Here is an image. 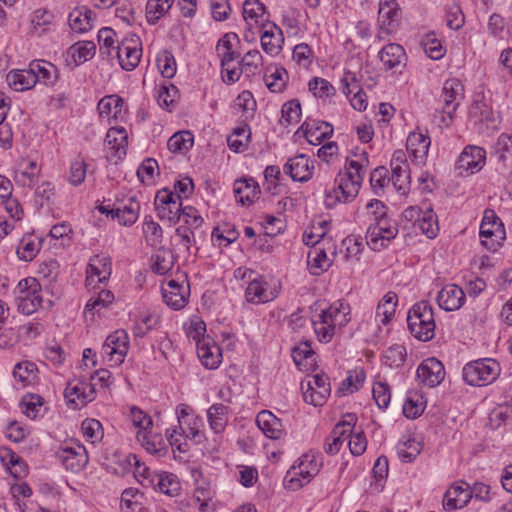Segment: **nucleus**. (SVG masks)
I'll list each match as a JSON object with an SVG mask.
<instances>
[{"label":"nucleus","mask_w":512,"mask_h":512,"mask_svg":"<svg viewBox=\"0 0 512 512\" xmlns=\"http://www.w3.org/2000/svg\"><path fill=\"white\" fill-rule=\"evenodd\" d=\"M368 163V155L365 151L362 152L360 160L346 161L345 171L339 172L335 178V186L326 191L327 207L331 208L341 202H350L358 195Z\"/></svg>","instance_id":"obj_1"},{"label":"nucleus","mask_w":512,"mask_h":512,"mask_svg":"<svg viewBox=\"0 0 512 512\" xmlns=\"http://www.w3.org/2000/svg\"><path fill=\"white\" fill-rule=\"evenodd\" d=\"M410 332L420 341L427 342L434 337L435 320L432 306L428 301H420L413 305L407 316Z\"/></svg>","instance_id":"obj_2"},{"label":"nucleus","mask_w":512,"mask_h":512,"mask_svg":"<svg viewBox=\"0 0 512 512\" xmlns=\"http://www.w3.org/2000/svg\"><path fill=\"white\" fill-rule=\"evenodd\" d=\"M464 87L458 79H448L444 82L440 99L443 103L441 109H436L434 122L439 126L448 127L453 122L454 114L463 98Z\"/></svg>","instance_id":"obj_3"},{"label":"nucleus","mask_w":512,"mask_h":512,"mask_svg":"<svg viewBox=\"0 0 512 512\" xmlns=\"http://www.w3.org/2000/svg\"><path fill=\"white\" fill-rule=\"evenodd\" d=\"M42 289L39 281L34 277L20 280L14 289L18 311L24 315H31L39 308H44Z\"/></svg>","instance_id":"obj_4"},{"label":"nucleus","mask_w":512,"mask_h":512,"mask_svg":"<svg viewBox=\"0 0 512 512\" xmlns=\"http://www.w3.org/2000/svg\"><path fill=\"white\" fill-rule=\"evenodd\" d=\"M500 364L491 358H483L467 363L463 368V379L471 386H485L494 382L500 375Z\"/></svg>","instance_id":"obj_5"},{"label":"nucleus","mask_w":512,"mask_h":512,"mask_svg":"<svg viewBox=\"0 0 512 512\" xmlns=\"http://www.w3.org/2000/svg\"><path fill=\"white\" fill-rule=\"evenodd\" d=\"M376 223L370 225L367 229L366 239L367 244L373 250H379L384 247V241H390L398 234V226L395 221L389 220L385 217V213H380V216L375 217Z\"/></svg>","instance_id":"obj_6"},{"label":"nucleus","mask_w":512,"mask_h":512,"mask_svg":"<svg viewBox=\"0 0 512 512\" xmlns=\"http://www.w3.org/2000/svg\"><path fill=\"white\" fill-rule=\"evenodd\" d=\"M306 386L305 389L304 382L301 383L304 401L314 406H322L331 392L329 377L325 374L314 375Z\"/></svg>","instance_id":"obj_7"},{"label":"nucleus","mask_w":512,"mask_h":512,"mask_svg":"<svg viewBox=\"0 0 512 512\" xmlns=\"http://www.w3.org/2000/svg\"><path fill=\"white\" fill-rule=\"evenodd\" d=\"M318 472L319 464L316 459L310 455H303L298 460V464H294L288 472V474H292V477L286 482V486L292 490L298 489L303 486V483L297 476L308 483Z\"/></svg>","instance_id":"obj_8"},{"label":"nucleus","mask_w":512,"mask_h":512,"mask_svg":"<svg viewBox=\"0 0 512 512\" xmlns=\"http://www.w3.org/2000/svg\"><path fill=\"white\" fill-rule=\"evenodd\" d=\"M128 336L124 330H117L110 334L102 346V354L110 361L121 364L128 352Z\"/></svg>","instance_id":"obj_9"},{"label":"nucleus","mask_w":512,"mask_h":512,"mask_svg":"<svg viewBox=\"0 0 512 512\" xmlns=\"http://www.w3.org/2000/svg\"><path fill=\"white\" fill-rule=\"evenodd\" d=\"M485 161L486 151L479 146L469 145L460 154L456 162V168L460 171V174L464 171L473 174L482 169Z\"/></svg>","instance_id":"obj_10"},{"label":"nucleus","mask_w":512,"mask_h":512,"mask_svg":"<svg viewBox=\"0 0 512 512\" xmlns=\"http://www.w3.org/2000/svg\"><path fill=\"white\" fill-rule=\"evenodd\" d=\"M473 498L470 485L467 482L460 481L453 484L445 493L443 507L445 510L452 511L465 507Z\"/></svg>","instance_id":"obj_11"},{"label":"nucleus","mask_w":512,"mask_h":512,"mask_svg":"<svg viewBox=\"0 0 512 512\" xmlns=\"http://www.w3.org/2000/svg\"><path fill=\"white\" fill-rule=\"evenodd\" d=\"M94 385L80 382L74 386L66 385V405L73 410L86 406L94 399Z\"/></svg>","instance_id":"obj_12"},{"label":"nucleus","mask_w":512,"mask_h":512,"mask_svg":"<svg viewBox=\"0 0 512 512\" xmlns=\"http://www.w3.org/2000/svg\"><path fill=\"white\" fill-rule=\"evenodd\" d=\"M417 377L425 385L435 387L439 385L445 377L444 366L436 358H428L419 365Z\"/></svg>","instance_id":"obj_13"},{"label":"nucleus","mask_w":512,"mask_h":512,"mask_svg":"<svg viewBox=\"0 0 512 512\" xmlns=\"http://www.w3.org/2000/svg\"><path fill=\"white\" fill-rule=\"evenodd\" d=\"M378 15L380 30L389 34L398 26L401 10L396 0H380Z\"/></svg>","instance_id":"obj_14"},{"label":"nucleus","mask_w":512,"mask_h":512,"mask_svg":"<svg viewBox=\"0 0 512 512\" xmlns=\"http://www.w3.org/2000/svg\"><path fill=\"white\" fill-rule=\"evenodd\" d=\"M86 286L90 287L94 283V277H98V282L107 281L112 273V261L108 256L94 255L90 258L87 265Z\"/></svg>","instance_id":"obj_15"},{"label":"nucleus","mask_w":512,"mask_h":512,"mask_svg":"<svg viewBox=\"0 0 512 512\" xmlns=\"http://www.w3.org/2000/svg\"><path fill=\"white\" fill-rule=\"evenodd\" d=\"M262 49L271 56H276L282 49L284 37L282 30L274 23H267L261 26Z\"/></svg>","instance_id":"obj_16"},{"label":"nucleus","mask_w":512,"mask_h":512,"mask_svg":"<svg viewBox=\"0 0 512 512\" xmlns=\"http://www.w3.org/2000/svg\"><path fill=\"white\" fill-rule=\"evenodd\" d=\"M437 302L439 307L445 311H455L460 309L464 304L465 293L457 285H447L439 291Z\"/></svg>","instance_id":"obj_17"},{"label":"nucleus","mask_w":512,"mask_h":512,"mask_svg":"<svg viewBox=\"0 0 512 512\" xmlns=\"http://www.w3.org/2000/svg\"><path fill=\"white\" fill-rule=\"evenodd\" d=\"M310 164V159L306 155L300 154L287 161L284 165V172L290 175L294 181L305 182L312 176L313 166Z\"/></svg>","instance_id":"obj_18"},{"label":"nucleus","mask_w":512,"mask_h":512,"mask_svg":"<svg viewBox=\"0 0 512 512\" xmlns=\"http://www.w3.org/2000/svg\"><path fill=\"white\" fill-rule=\"evenodd\" d=\"M137 41L131 40L133 45H130L126 40L117 46L116 56L120 66L126 71L134 70L140 62L142 49L137 47Z\"/></svg>","instance_id":"obj_19"},{"label":"nucleus","mask_w":512,"mask_h":512,"mask_svg":"<svg viewBox=\"0 0 512 512\" xmlns=\"http://www.w3.org/2000/svg\"><path fill=\"white\" fill-rule=\"evenodd\" d=\"M256 423L264 435L271 439H280L284 434L282 422L272 412L263 410L258 413Z\"/></svg>","instance_id":"obj_20"},{"label":"nucleus","mask_w":512,"mask_h":512,"mask_svg":"<svg viewBox=\"0 0 512 512\" xmlns=\"http://www.w3.org/2000/svg\"><path fill=\"white\" fill-rule=\"evenodd\" d=\"M268 283L262 278L253 279L249 282L246 291L245 298L249 303L260 304L272 301L277 297V293L268 291Z\"/></svg>","instance_id":"obj_21"},{"label":"nucleus","mask_w":512,"mask_h":512,"mask_svg":"<svg viewBox=\"0 0 512 512\" xmlns=\"http://www.w3.org/2000/svg\"><path fill=\"white\" fill-rule=\"evenodd\" d=\"M431 144L430 137L421 132L409 134L406 142L407 150L417 163H424Z\"/></svg>","instance_id":"obj_22"},{"label":"nucleus","mask_w":512,"mask_h":512,"mask_svg":"<svg viewBox=\"0 0 512 512\" xmlns=\"http://www.w3.org/2000/svg\"><path fill=\"white\" fill-rule=\"evenodd\" d=\"M6 79L8 85L15 91L28 90L38 82L37 75L30 66L28 69L10 71Z\"/></svg>","instance_id":"obj_23"},{"label":"nucleus","mask_w":512,"mask_h":512,"mask_svg":"<svg viewBox=\"0 0 512 512\" xmlns=\"http://www.w3.org/2000/svg\"><path fill=\"white\" fill-rule=\"evenodd\" d=\"M0 459L5 466H8L10 474L15 479H21L27 475L28 466L26 462L10 448L0 450Z\"/></svg>","instance_id":"obj_24"},{"label":"nucleus","mask_w":512,"mask_h":512,"mask_svg":"<svg viewBox=\"0 0 512 512\" xmlns=\"http://www.w3.org/2000/svg\"><path fill=\"white\" fill-rule=\"evenodd\" d=\"M197 354L202 364L209 368L215 369L221 363V350L216 344H210L205 339L198 341Z\"/></svg>","instance_id":"obj_25"},{"label":"nucleus","mask_w":512,"mask_h":512,"mask_svg":"<svg viewBox=\"0 0 512 512\" xmlns=\"http://www.w3.org/2000/svg\"><path fill=\"white\" fill-rule=\"evenodd\" d=\"M92 15L91 10L86 9L85 12L75 10L68 16V24L70 28L69 37L73 41V35L76 33H85L92 28Z\"/></svg>","instance_id":"obj_26"},{"label":"nucleus","mask_w":512,"mask_h":512,"mask_svg":"<svg viewBox=\"0 0 512 512\" xmlns=\"http://www.w3.org/2000/svg\"><path fill=\"white\" fill-rule=\"evenodd\" d=\"M162 296L165 303L175 310L183 308L187 303L181 285L175 280H169L167 285L162 287Z\"/></svg>","instance_id":"obj_27"},{"label":"nucleus","mask_w":512,"mask_h":512,"mask_svg":"<svg viewBox=\"0 0 512 512\" xmlns=\"http://www.w3.org/2000/svg\"><path fill=\"white\" fill-rule=\"evenodd\" d=\"M41 239L33 234L23 236L16 249L20 260L31 261L40 251Z\"/></svg>","instance_id":"obj_28"},{"label":"nucleus","mask_w":512,"mask_h":512,"mask_svg":"<svg viewBox=\"0 0 512 512\" xmlns=\"http://www.w3.org/2000/svg\"><path fill=\"white\" fill-rule=\"evenodd\" d=\"M379 58L387 69L399 66L406 58L403 47L396 43H390L379 52Z\"/></svg>","instance_id":"obj_29"},{"label":"nucleus","mask_w":512,"mask_h":512,"mask_svg":"<svg viewBox=\"0 0 512 512\" xmlns=\"http://www.w3.org/2000/svg\"><path fill=\"white\" fill-rule=\"evenodd\" d=\"M228 412L229 407L222 403L213 404L208 409L207 418L209 425L215 433H221L225 430L228 423Z\"/></svg>","instance_id":"obj_30"},{"label":"nucleus","mask_w":512,"mask_h":512,"mask_svg":"<svg viewBox=\"0 0 512 512\" xmlns=\"http://www.w3.org/2000/svg\"><path fill=\"white\" fill-rule=\"evenodd\" d=\"M96 52V45L93 41H77L68 50L75 66L92 59Z\"/></svg>","instance_id":"obj_31"},{"label":"nucleus","mask_w":512,"mask_h":512,"mask_svg":"<svg viewBox=\"0 0 512 512\" xmlns=\"http://www.w3.org/2000/svg\"><path fill=\"white\" fill-rule=\"evenodd\" d=\"M30 67L37 75L38 81H43L46 85L54 84L60 75L57 67L47 61H33L30 63Z\"/></svg>","instance_id":"obj_32"},{"label":"nucleus","mask_w":512,"mask_h":512,"mask_svg":"<svg viewBox=\"0 0 512 512\" xmlns=\"http://www.w3.org/2000/svg\"><path fill=\"white\" fill-rule=\"evenodd\" d=\"M123 99L117 95H108L103 97L98 103V111L101 117L117 119L121 114Z\"/></svg>","instance_id":"obj_33"},{"label":"nucleus","mask_w":512,"mask_h":512,"mask_svg":"<svg viewBox=\"0 0 512 512\" xmlns=\"http://www.w3.org/2000/svg\"><path fill=\"white\" fill-rule=\"evenodd\" d=\"M416 226L429 239H433L437 236L439 232L438 219L430 205L423 210Z\"/></svg>","instance_id":"obj_34"},{"label":"nucleus","mask_w":512,"mask_h":512,"mask_svg":"<svg viewBox=\"0 0 512 512\" xmlns=\"http://www.w3.org/2000/svg\"><path fill=\"white\" fill-rule=\"evenodd\" d=\"M349 313V306L342 301H338L330 305L328 308L323 309L319 314V318L327 319L333 325H342L347 322V314Z\"/></svg>","instance_id":"obj_35"},{"label":"nucleus","mask_w":512,"mask_h":512,"mask_svg":"<svg viewBox=\"0 0 512 512\" xmlns=\"http://www.w3.org/2000/svg\"><path fill=\"white\" fill-rule=\"evenodd\" d=\"M174 0H148L146 3V19L155 25L171 8Z\"/></svg>","instance_id":"obj_36"},{"label":"nucleus","mask_w":512,"mask_h":512,"mask_svg":"<svg viewBox=\"0 0 512 512\" xmlns=\"http://www.w3.org/2000/svg\"><path fill=\"white\" fill-rule=\"evenodd\" d=\"M498 229H504L503 223L494 210L486 209L480 225V238H492Z\"/></svg>","instance_id":"obj_37"},{"label":"nucleus","mask_w":512,"mask_h":512,"mask_svg":"<svg viewBox=\"0 0 512 512\" xmlns=\"http://www.w3.org/2000/svg\"><path fill=\"white\" fill-rule=\"evenodd\" d=\"M234 193L237 201L243 205H250L253 203L254 198L260 193V190L258 185L243 180L235 183Z\"/></svg>","instance_id":"obj_38"},{"label":"nucleus","mask_w":512,"mask_h":512,"mask_svg":"<svg viewBox=\"0 0 512 512\" xmlns=\"http://www.w3.org/2000/svg\"><path fill=\"white\" fill-rule=\"evenodd\" d=\"M139 209V202L136 201L134 197H131L128 204L115 209V216L121 224L129 226L136 222Z\"/></svg>","instance_id":"obj_39"},{"label":"nucleus","mask_w":512,"mask_h":512,"mask_svg":"<svg viewBox=\"0 0 512 512\" xmlns=\"http://www.w3.org/2000/svg\"><path fill=\"white\" fill-rule=\"evenodd\" d=\"M143 494L133 488L125 489L121 495V511L122 512H142Z\"/></svg>","instance_id":"obj_40"},{"label":"nucleus","mask_w":512,"mask_h":512,"mask_svg":"<svg viewBox=\"0 0 512 512\" xmlns=\"http://www.w3.org/2000/svg\"><path fill=\"white\" fill-rule=\"evenodd\" d=\"M37 367L34 363L25 361L15 365L13 376L22 383L23 386L33 384L37 379Z\"/></svg>","instance_id":"obj_41"},{"label":"nucleus","mask_w":512,"mask_h":512,"mask_svg":"<svg viewBox=\"0 0 512 512\" xmlns=\"http://www.w3.org/2000/svg\"><path fill=\"white\" fill-rule=\"evenodd\" d=\"M193 142L194 138L192 133L189 131H180L169 138L167 147L173 153H183L192 147Z\"/></svg>","instance_id":"obj_42"},{"label":"nucleus","mask_w":512,"mask_h":512,"mask_svg":"<svg viewBox=\"0 0 512 512\" xmlns=\"http://www.w3.org/2000/svg\"><path fill=\"white\" fill-rule=\"evenodd\" d=\"M287 79L288 73L283 67H275L274 71L264 77L267 88L274 93L283 91Z\"/></svg>","instance_id":"obj_43"},{"label":"nucleus","mask_w":512,"mask_h":512,"mask_svg":"<svg viewBox=\"0 0 512 512\" xmlns=\"http://www.w3.org/2000/svg\"><path fill=\"white\" fill-rule=\"evenodd\" d=\"M406 349L403 345L390 346L383 355V363L390 368L401 367L406 359Z\"/></svg>","instance_id":"obj_44"},{"label":"nucleus","mask_w":512,"mask_h":512,"mask_svg":"<svg viewBox=\"0 0 512 512\" xmlns=\"http://www.w3.org/2000/svg\"><path fill=\"white\" fill-rule=\"evenodd\" d=\"M173 265L174 256L169 250H160L153 256L152 270L159 275L168 273Z\"/></svg>","instance_id":"obj_45"},{"label":"nucleus","mask_w":512,"mask_h":512,"mask_svg":"<svg viewBox=\"0 0 512 512\" xmlns=\"http://www.w3.org/2000/svg\"><path fill=\"white\" fill-rule=\"evenodd\" d=\"M81 430L85 439L92 444L100 442L104 436L102 424L96 419H85Z\"/></svg>","instance_id":"obj_46"},{"label":"nucleus","mask_w":512,"mask_h":512,"mask_svg":"<svg viewBox=\"0 0 512 512\" xmlns=\"http://www.w3.org/2000/svg\"><path fill=\"white\" fill-rule=\"evenodd\" d=\"M324 132L318 133L317 129H311L310 128V122L305 121L301 127L300 130L303 132V135L307 139V141L312 145H319L321 144L325 139L329 138L333 133V127L332 125H323Z\"/></svg>","instance_id":"obj_47"},{"label":"nucleus","mask_w":512,"mask_h":512,"mask_svg":"<svg viewBox=\"0 0 512 512\" xmlns=\"http://www.w3.org/2000/svg\"><path fill=\"white\" fill-rule=\"evenodd\" d=\"M262 64V55L258 50L248 51L239 61L241 71L248 76L254 75Z\"/></svg>","instance_id":"obj_48"},{"label":"nucleus","mask_w":512,"mask_h":512,"mask_svg":"<svg viewBox=\"0 0 512 512\" xmlns=\"http://www.w3.org/2000/svg\"><path fill=\"white\" fill-rule=\"evenodd\" d=\"M158 69L162 76L171 79L176 74V60L173 54L167 50L161 52L156 59Z\"/></svg>","instance_id":"obj_49"},{"label":"nucleus","mask_w":512,"mask_h":512,"mask_svg":"<svg viewBox=\"0 0 512 512\" xmlns=\"http://www.w3.org/2000/svg\"><path fill=\"white\" fill-rule=\"evenodd\" d=\"M264 12L265 6L259 0H245L243 3V17L250 27L252 24L249 20L258 23V19L263 16Z\"/></svg>","instance_id":"obj_50"},{"label":"nucleus","mask_w":512,"mask_h":512,"mask_svg":"<svg viewBox=\"0 0 512 512\" xmlns=\"http://www.w3.org/2000/svg\"><path fill=\"white\" fill-rule=\"evenodd\" d=\"M392 175L390 177V181L392 182L395 189L401 193L406 194L409 191L411 177H410V168H401L400 171L397 169H391Z\"/></svg>","instance_id":"obj_51"},{"label":"nucleus","mask_w":512,"mask_h":512,"mask_svg":"<svg viewBox=\"0 0 512 512\" xmlns=\"http://www.w3.org/2000/svg\"><path fill=\"white\" fill-rule=\"evenodd\" d=\"M421 451L420 442L415 439H409L406 442H403L397 447V454L399 458L404 462L413 461Z\"/></svg>","instance_id":"obj_52"},{"label":"nucleus","mask_w":512,"mask_h":512,"mask_svg":"<svg viewBox=\"0 0 512 512\" xmlns=\"http://www.w3.org/2000/svg\"><path fill=\"white\" fill-rule=\"evenodd\" d=\"M20 405L23 413L30 419H34L43 405V399L37 394H27L22 397Z\"/></svg>","instance_id":"obj_53"},{"label":"nucleus","mask_w":512,"mask_h":512,"mask_svg":"<svg viewBox=\"0 0 512 512\" xmlns=\"http://www.w3.org/2000/svg\"><path fill=\"white\" fill-rule=\"evenodd\" d=\"M347 432L345 429L340 430V425H336L331 434V441L330 438L326 440L325 452L329 455L338 453L342 444L347 440Z\"/></svg>","instance_id":"obj_54"},{"label":"nucleus","mask_w":512,"mask_h":512,"mask_svg":"<svg viewBox=\"0 0 512 512\" xmlns=\"http://www.w3.org/2000/svg\"><path fill=\"white\" fill-rule=\"evenodd\" d=\"M88 463V457L85 452L77 453L72 447L66 446V470L76 473L82 470Z\"/></svg>","instance_id":"obj_55"},{"label":"nucleus","mask_w":512,"mask_h":512,"mask_svg":"<svg viewBox=\"0 0 512 512\" xmlns=\"http://www.w3.org/2000/svg\"><path fill=\"white\" fill-rule=\"evenodd\" d=\"M495 149L498 155V160L503 164L512 160V135L505 133L501 134L498 137Z\"/></svg>","instance_id":"obj_56"},{"label":"nucleus","mask_w":512,"mask_h":512,"mask_svg":"<svg viewBox=\"0 0 512 512\" xmlns=\"http://www.w3.org/2000/svg\"><path fill=\"white\" fill-rule=\"evenodd\" d=\"M115 32L113 29L109 27H104L98 32V42L100 45V53L102 55L110 56L112 50L117 51V47L114 46L115 43Z\"/></svg>","instance_id":"obj_57"},{"label":"nucleus","mask_w":512,"mask_h":512,"mask_svg":"<svg viewBox=\"0 0 512 512\" xmlns=\"http://www.w3.org/2000/svg\"><path fill=\"white\" fill-rule=\"evenodd\" d=\"M373 398L380 409L387 408L391 400L389 385L384 381H378L372 389Z\"/></svg>","instance_id":"obj_58"},{"label":"nucleus","mask_w":512,"mask_h":512,"mask_svg":"<svg viewBox=\"0 0 512 512\" xmlns=\"http://www.w3.org/2000/svg\"><path fill=\"white\" fill-rule=\"evenodd\" d=\"M176 237L178 238L179 242L178 245L183 248L184 252L187 255L191 254V247L195 244V235L193 228L187 226V225H181L178 228H176L175 231Z\"/></svg>","instance_id":"obj_59"},{"label":"nucleus","mask_w":512,"mask_h":512,"mask_svg":"<svg viewBox=\"0 0 512 512\" xmlns=\"http://www.w3.org/2000/svg\"><path fill=\"white\" fill-rule=\"evenodd\" d=\"M309 90L317 97H329L335 94L333 85L323 78H313L309 81Z\"/></svg>","instance_id":"obj_60"},{"label":"nucleus","mask_w":512,"mask_h":512,"mask_svg":"<svg viewBox=\"0 0 512 512\" xmlns=\"http://www.w3.org/2000/svg\"><path fill=\"white\" fill-rule=\"evenodd\" d=\"M156 169H158L157 161L153 158H147L139 166L137 176L142 183L152 184Z\"/></svg>","instance_id":"obj_61"},{"label":"nucleus","mask_w":512,"mask_h":512,"mask_svg":"<svg viewBox=\"0 0 512 512\" xmlns=\"http://www.w3.org/2000/svg\"><path fill=\"white\" fill-rule=\"evenodd\" d=\"M183 208L182 201L175 200L171 205L159 209L158 216L162 220H168L170 223L176 224L181 218Z\"/></svg>","instance_id":"obj_62"},{"label":"nucleus","mask_w":512,"mask_h":512,"mask_svg":"<svg viewBox=\"0 0 512 512\" xmlns=\"http://www.w3.org/2000/svg\"><path fill=\"white\" fill-rule=\"evenodd\" d=\"M156 480L158 484V491L163 494L175 496L180 490V483L172 474L156 477Z\"/></svg>","instance_id":"obj_63"},{"label":"nucleus","mask_w":512,"mask_h":512,"mask_svg":"<svg viewBox=\"0 0 512 512\" xmlns=\"http://www.w3.org/2000/svg\"><path fill=\"white\" fill-rule=\"evenodd\" d=\"M301 116V104L298 100L293 99L285 103L282 107V119L287 124L298 123Z\"/></svg>","instance_id":"obj_64"}]
</instances>
